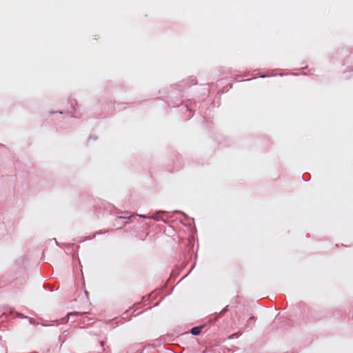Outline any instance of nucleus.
<instances>
[{"mask_svg": "<svg viewBox=\"0 0 353 353\" xmlns=\"http://www.w3.org/2000/svg\"><path fill=\"white\" fill-rule=\"evenodd\" d=\"M201 327H194L191 330V333L193 335H198L201 332Z\"/></svg>", "mask_w": 353, "mask_h": 353, "instance_id": "1", "label": "nucleus"}]
</instances>
